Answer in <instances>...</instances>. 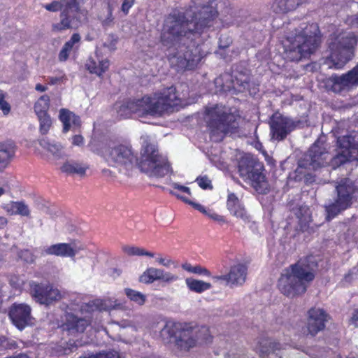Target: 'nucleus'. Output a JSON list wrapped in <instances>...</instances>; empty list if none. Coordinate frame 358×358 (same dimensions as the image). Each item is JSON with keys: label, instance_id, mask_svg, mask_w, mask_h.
I'll return each instance as SVG.
<instances>
[{"label": "nucleus", "instance_id": "nucleus-43", "mask_svg": "<svg viewBox=\"0 0 358 358\" xmlns=\"http://www.w3.org/2000/svg\"><path fill=\"white\" fill-rule=\"evenodd\" d=\"M18 257L20 259L28 264H31L34 262V256L29 250H21L18 254Z\"/></svg>", "mask_w": 358, "mask_h": 358}, {"label": "nucleus", "instance_id": "nucleus-59", "mask_svg": "<svg viewBox=\"0 0 358 358\" xmlns=\"http://www.w3.org/2000/svg\"><path fill=\"white\" fill-rule=\"evenodd\" d=\"M7 224V219L4 217H0V229L3 228Z\"/></svg>", "mask_w": 358, "mask_h": 358}, {"label": "nucleus", "instance_id": "nucleus-54", "mask_svg": "<svg viewBox=\"0 0 358 358\" xmlns=\"http://www.w3.org/2000/svg\"><path fill=\"white\" fill-rule=\"evenodd\" d=\"M156 260L159 264L164 266L166 267H169L171 264V259H166L162 257H158Z\"/></svg>", "mask_w": 358, "mask_h": 358}, {"label": "nucleus", "instance_id": "nucleus-20", "mask_svg": "<svg viewBox=\"0 0 358 358\" xmlns=\"http://www.w3.org/2000/svg\"><path fill=\"white\" fill-rule=\"evenodd\" d=\"M227 207L231 215L241 219L243 222H250V217L248 214L244 206L234 193L228 194Z\"/></svg>", "mask_w": 358, "mask_h": 358}, {"label": "nucleus", "instance_id": "nucleus-63", "mask_svg": "<svg viewBox=\"0 0 358 358\" xmlns=\"http://www.w3.org/2000/svg\"><path fill=\"white\" fill-rule=\"evenodd\" d=\"M279 358H281V357H279Z\"/></svg>", "mask_w": 358, "mask_h": 358}, {"label": "nucleus", "instance_id": "nucleus-42", "mask_svg": "<svg viewBox=\"0 0 358 358\" xmlns=\"http://www.w3.org/2000/svg\"><path fill=\"white\" fill-rule=\"evenodd\" d=\"M80 358H120V355L115 350H110L99 352L96 355H85L80 357Z\"/></svg>", "mask_w": 358, "mask_h": 358}, {"label": "nucleus", "instance_id": "nucleus-52", "mask_svg": "<svg viewBox=\"0 0 358 358\" xmlns=\"http://www.w3.org/2000/svg\"><path fill=\"white\" fill-rule=\"evenodd\" d=\"M71 50H70L68 48H66V47L64 45L60 50L58 56V59L60 62H65L67 60L69 56V53Z\"/></svg>", "mask_w": 358, "mask_h": 358}, {"label": "nucleus", "instance_id": "nucleus-7", "mask_svg": "<svg viewBox=\"0 0 358 358\" xmlns=\"http://www.w3.org/2000/svg\"><path fill=\"white\" fill-rule=\"evenodd\" d=\"M329 153L324 148L315 142L308 150L303 159L299 162V167L296 172L301 173V169H317L321 166L329 165L333 169H336L348 163L357 161V155L345 152L338 149L337 154L329 162Z\"/></svg>", "mask_w": 358, "mask_h": 358}, {"label": "nucleus", "instance_id": "nucleus-56", "mask_svg": "<svg viewBox=\"0 0 358 358\" xmlns=\"http://www.w3.org/2000/svg\"><path fill=\"white\" fill-rule=\"evenodd\" d=\"M350 24L352 26L357 27L358 28V14L352 16L350 18Z\"/></svg>", "mask_w": 358, "mask_h": 358}, {"label": "nucleus", "instance_id": "nucleus-22", "mask_svg": "<svg viewBox=\"0 0 358 358\" xmlns=\"http://www.w3.org/2000/svg\"><path fill=\"white\" fill-rule=\"evenodd\" d=\"M184 328L185 324L168 321L160 331V337L164 342H169L171 338L175 337L176 345L178 346V341Z\"/></svg>", "mask_w": 358, "mask_h": 358}, {"label": "nucleus", "instance_id": "nucleus-2", "mask_svg": "<svg viewBox=\"0 0 358 358\" xmlns=\"http://www.w3.org/2000/svg\"><path fill=\"white\" fill-rule=\"evenodd\" d=\"M106 155L109 162L117 164L127 166L136 161L141 171L150 178H163L171 171L167 158L159 153L157 145L148 138L143 140L138 159H136L130 146L123 144L109 148Z\"/></svg>", "mask_w": 358, "mask_h": 358}, {"label": "nucleus", "instance_id": "nucleus-11", "mask_svg": "<svg viewBox=\"0 0 358 358\" xmlns=\"http://www.w3.org/2000/svg\"><path fill=\"white\" fill-rule=\"evenodd\" d=\"M212 341L213 336L208 327L185 323V328L178 341V347L181 350H188L198 345L210 343Z\"/></svg>", "mask_w": 358, "mask_h": 358}, {"label": "nucleus", "instance_id": "nucleus-57", "mask_svg": "<svg viewBox=\"0 0 358 358\" xmlns=\"http://www.w3.org/2000/svg\"><path fill=\"white\" fill-rule=\"evenodd\" d=\"M35 89L36 91L43 92L48 90V87L38 83L36 85Z\"/></svg>", "mask_w": 358, "mask_h": 358}, {"label": "nucleus", "instance_id": "nucleus-30", "mask_svg": "<svg viewBox=\"0 0 358 358\" xmlns=\"http://www.w3.org/2000/svg\"><path fill=\"white\" fill-rule=\"evenodd\" d=\"M40 145L48 152H50L55 159H61L64 156V148L61 143L55 140L48 138H43L39 141Z\"/></svg>", "mask_w": 358, "mask_h": 358}, {"label": "nucleus", "instance_id": "nucleus-29", "mask_svg": "<svg viewBox=\"0 0 358 358\" xmlns=\"http://www.w3.org/2000/svg\"><path fill=\"white\" fill-rule=\"evenodd\" d=\"M337 145L339 150L357 155L358 138L356 136L348 134L338 137L337 138Z\"/></svg>", "mask_w": 358, "mask_h": 358}, {"label": "nucleus", "instance_id": "nucleus-45", "mask_svg": "<svg viewBox=\"0 0 358 358\" xmlns=\"http://www.w3.org/2000/svg\"><path fill=\"white\" fill-rule=\"evenodd\" d=\"M196 182L203 189H211L213 188L210 180L206 176L198 177L196 179Z\"/></svg>", "mask_w": 358, "mask_h": 358}, {"label": "nucleus", "instance_id": "nucleus-24", "mask_svg": "<svg viewBox=\"0 0 358 358\" xmlns=\"http://www.w3.org/2000/svg\"><path fill=\"white\" fill-rule=\"evenodd\" d=\"M281 345L279 343L273 342L267 337H260L257 338L256 344L254 345V350L261 357H264L280 350Z\"/></svg>", "mask_w": 358, "mask_h": 358}, {"label": "nucleus", "instance_id": "nucleus-47", "mask_svg": "<svg viewBox=\"0 0 358 358\" xmlns=\"http://www.w3.org/2000/svg\"><path fill=\"white\" fill-rule=\"evenodd\" d=\"M107 9H108V15H107L106 18L102 21V25L103 27L110 26L113 23V19H114L113 17V8L110 3H108Z\"/></svg>", "mask_w": 358, "mask_h": 358}, {"label": "nucleus", "instance_id": "nucleus-3", "mask_svg": "<svg viewBox=\"0 0 358 358\" xmlns=\"http://www.w3.org/2000/svg\"><path fill=\"white\" fill-rule=\"evenodd\" d=\"M183 105L176 87L171 86L141 99L127 101L119 106L117 113L122 118H129L132 115L137 118L161 117Z\"/></svg>", "mask_w": 358, "mask_h": 358}, {"label": "nucleus", "instance_id": "nucleus-12", "mask_svg": "<svg viewBox=\"0 0 358 358\" xmlns=\"http://www.w3.org/2000/svg\"><path fill=\"white\" fill-rule=\"evenodd\" d=\"M300 120H294L280 113H274L270 118V133L272 139L281 141L302 125Z\"/></svg>", "mask_w": 358, "mask_h": 358}, {"label": "nucleus", "instance_id": "nucleus-33", "mask_svg": "<svg viewBox=\"0 0 358 358\" xmlns=\"http://www.w3.org/2000/svg\"><path fill=\"white\" fill-rule=\"evenodd\" d=\"M262 166L259 163L253 170L249 172L248 177H243V179L245 180H250L252 182V186L259 190V188L262 186V183L264 182L265 176L262 172Z\"/></svg>", "mask_w": 358, "mask_h": 358}, {"label": "nucleus", "instance_id": "nucleus-62", "mask_svg": "<svg viewBox=\"0 0 358 358\" xmlns=\"http://www.w3.org/2000/svg\"><path fill=\"white\" fill-rule=\"evenodd\" d=\"M4 192H5L4 189H3V188H2V187H0V196H1V195H3V194H4Z\"/></svg>", "mask_w": 358, "mask_h": 358}, {"label": "nucleus", "instance_id": "nucleus-40", "mask_svg": "<svg viewBox=\"0 0 358 358\" xmlns=\"http://www.w3.org/2000/svg\"><path fill=\"white\" fill-rule=\"evenodd\" d=\"M39 121V131L43 135L46 134L52 124V120L49 114L37 115Z\"/></svg>", "mask_w": 358, "mask_h": 358}, {"label": "nucleus", "instance_id": "nucleus-28", "mask_svg": "<svg viewBox=\"0 0 358 358\" xmlns=\"http://www.w3.org/2000/svg\"><path fill=\"white\" fill-rule=\"evenodd\" d=\"M59 120L63 124V132H68L72 127H78L80 125V119L73 112L66 108L59 110Z\"/></svg>", "mask_w": 358, "mask_h": 358}, {"label": "nucleus", "instance_id": "nucleus-35", "mask_svg": "<svg viewBox=\"0 0 358 358\" xmlns=\"http://www.w3.org/2000/svg\"><path fill=\"white\" fill-rule=\"evenodd\" d=\"M185 283L188 289L196 293H202L210 289L212 287L209 282L203 280H196L192 278H187Z\"/></svg>", "mask_w": 358, "mask_h": 358}, {"label": "nucleus", "instance_id": "nucleus-51", "mask_svg": "<svg viewBox=\"0 0 358 358\" xmlns=\"http://www.w3.org/2000/svg\"><path fill=\"white\" fill-rule=\"evenodd\" d=\"M171 185L174 189L178 190V192L191 195L190 189L188 187L180 185L177 182H173Z\"/></svg>", "mask_w": 358, "mask_h": 358}, {"label": "nucleus", "instance_id": "nucleus-10", "mask_svg": "<svg viewBox=\"0 0 358 358\" xmlns=\"http://www.w3.org/2000/svg\"><path fill=\"white\" fill-rule=\"evenodd\" d=\"M336 191L337 196L335 201L326 206L328 220L351 206L353 199L358 196V185L345 178L336 182Z\"/></svg>", "mask_w": 358, "mask_h": 358}, {"label": "nucleus", "instance_id": "nucleus-58", "mask_svg": "<svg viewBox=\"0 0 358 358\" xmlns=\"http://www.w3.org/2000/svg\"><path fill=\"white\" fill-rule=\"evenodd\" d=\"M59 78L57 77H51L49 78L48 83L51 85L57 84L59 81Z\"/></svg>", "mask_w": 358, "mask_h": 358}, {"label": "nucleus", "instance_id": "nucleus-18", "mask_svg": "<svg viewBox=\"0 0 358 358\" xmlns=\"http://www.w3.org/2000/svg\"><path fill=\"white\" fill-rule=\"evenodd\" d=\"M247 266L243 264H238L231 267L229 272L226 275L215 277L218 280H224L230 286L242 285L246 279Z\"/></svg>", "mask_w": 358, "mask_h": 358}, {"label": "nucleus", "instance_id": "nucleus-25", "mask_svg": "<svg viewBox=\"0 0 358 358\" xmlns=\"http://www.w3.org/2000/svg\"><path fill=\"white\" fill-rule=\"evenodd\" d=\"M169 193L172 195L176 196L177 198L181 199L185 203H188L189 205L192 206L193 208H194L199 212L205 214L209 218H210L216 222H218L220 223H224L226 222L224 216L216 213L215 212H214L212 210H206L205 208V207L203 206L202 205H201L198 203L192 201L188 198L180 195L179 193H177V192H174L173 190H170Z\"/></svg>", "mask_w": 358, "mask_h": 358}, {"label": "nucleus", "instance_id": "nucleus-4", "mask_svg": "<svg viewBox=\"0 0 358 358\" xmlns=\"http://www.w3.org/2000/svg\"><path fill=\"white\" fill-rule=\"evenodd\" d=\"M317 267L315 257L307 256L283 270L278 287L281 293L294 298L304 294L309 282L315 278L314 271Z\"/></svg>", "mask_w": 358, "mask_h": 358}, {"label": "nucleus", "instance_id": "nucleus-23", "mask_svg": "<svg viewBox=\"0 0 358 358\" xmlns=\"http://www.w3.org/2000/svg\"><path fill=\"white\" fill-rule=\"evenodd\" d=\"M16 152L15 145L10 141L0 142V171H3L11 162Z\"/></svg>", "mask_w": 358, "mask_h": 358}, {"label": "nucleus", "instance_id": "nucleus-34", "mask_svg": "<svg viewBox=\"0 0 358 358\" xmlns=\"http://www.w3.org/2000/svg\"><path fill=\"white\" fill-rule=\"evenodd\" d=\"M87 168L86 166L76 162H66L62 165L61 170L63 173L69 175L82 176L85 174Z\"/></svg>", "mask_w": 358, "mask_h": 358}, {"label": "nucleus", "instance_id": "nucleus-55", "mask_svg": "<svg viewBox=\"0 0 358 358\" xmlns=\"http://www.w3.org/2000/svg\"><path fill=\"white\" fill-rule=\"evenodd\" d=\"M351 322L356 327H358V309L356 310L351 317Z\"/></svg>", "mask_w": 358, "mask_h": 358}, {"label": "nucleus", "instance_id": "nucleus-17", "mask_svg": "<svg viewBox=\"0 0 358 358\" xmlns=\"http://www.w3.org/2000/svg\"><path fill=\"white\" fill-rule=\"evenodd\" d=\"M89 324L90 322L86 319L78 317L73 313H67L64 315V321L61 327L69 335H76L83 333Z\"/></svg>", "mask_w": 358, "mask_h": 358}, {"label": "nucleus", "instance_id": "nucleus-16", "mask_svg": "<svg viewBox=\"0 0 358 358\" xmlns=\"http://www.w3.org/2000/svg\"><path fill=\"white\" fill-rule=\"evenodd\" d=\"M308 313L307 327L308 332L310 335L315 336L325 328L329 315L325 310L320 308H312Z\"/></svg>", "mask_w": 358, "mask_h": 358}, {"label": "nucleus", "instance_id": "nucleus-53", "mask_svg": "<svg viewBox=\"0 0 358 358\" xmlns=\"http://www.w3.org/2000/svg\"><path fill=\"white\" fill-rule=\"evenodd\" d=\"M84 138L81 135H75L72 138V143L74 145L80 146L83 144Z\"/></svg>", "mask_w": 358, "mask_h": 358}, {"label": "nucleus", "instance_id": "nucleus-41", "mask_svg": "<svg viewBox=\"0 0 358 358\" xmlns=\"http://www.w3.org/2000/svg\"><path fill=\"white\" fill-rule=\"evenodd\" d=\"M182 268L185 271H188L189 273L203 275L208 277L211 275V273L208 269L199 265L193 266L189 263H185L182 264Z\"/></svg>", "mask_w": 358, "mask_h": 358}, {"label": "nucleus", "instance_id": "nucleus-50", "mask_svg": "<svg viewBox=\"0 0 358 358\" xmlns=\"http://www.w3.org/2000/svg\"><path fill=\"white\" fill-rule=\"evenodd\" d=\"M135 0H124L121 6V10L124 13V15H127L129 9L134 4Z\"/></svg>", "mask_w": 358, "mask_h": 358}, {"label": "nucleus", "instance_id": "nucleus-44", "mask_svg": "<svg viewBox=\"0 0 358 358\" xmlns=\"http://www.w3.org/2000/svg\"><path fill=\"white\" fill-rule=\"evenodd\" d=\"M80 36L78 34L75 33L71 36V38L64 43V45L66 47V48L72 50L73 47L80 43Z\"/></svg>", "mask_w": 358, "mask_h": 358}, {"label": "nucleus", "instance_id": "nucleus-14", "mask_svg": "<svg viewBox=\"0 0 358 358\" xmlns=\"http://www.w3.org/2000/svg\"><path fill=\"white\" fill-rule=\"evenodd\" d=\"M30 287L33 297L41 304L50 305L62 297L61 292L50 284L31 282Z\"/></svg>", "mask_w": 358, "mask_h": 358}, {"label": "nucleus", "instance_id": "nucleus-27", "mask_svg": "<svg viewBox=\"0 0 358 358\" xmlns=\"http://www.w3.org/2000/svg\"><path fill=\"white\" fill-rule=\"evenodd\" d=\"M258 164L259 162L253 155L250 154L243 155L238 161L239 176L242 178L243 177H248L249 172L252 171Z\"/></svg>", "mask_w": 358, "mask_h": 358}, {"label": "nucleus", "instance_id": "nucleus-46", "mask_svg": "<svg viewBox=\"0 0 358 358\" xmlns=\"http://www.w3.org/2000/svg\"><path fill=\"white\" fill-rule=\"evenodd\" d=\"M83 344L80 341L69 340L66 343V346L64 348V351L65 354H69L74 350H76L78 347L82 346Z\"/></svg>", "mask_w": 358, "mask_h": 358}, {"label": "nucleus", "instance_id": "nucleus-32", "mask_svg": "<svg viewBox=\"0 0 358 358\" xmlns=\"http://www.w3.org/2000/svg\"><path fill=\"white\" fill-rule=\"evenodd\" d=\"M296 215L299 220L300 230L309 232L310 223L312 220L310 208L306 206H301L296 210Z\"/></svg>", "mask_w": 358, "mask_h": 358}, {"label": "nucleus", "instance_id": "nucleus-48", "mask_svg": "<svg viewBox=\"0 0 358 358\" xmlns=\"http://www.w3.org/2000/svg\"><path fill=\"white\" fill-rule=\"evenodd\" d=\"M249 78L247 76H243L242 79H238L235 77V79L233 80L234 86L238 85L240 87H243L244 89L248 85Z\"/></svg>", "mask_w": 358, "mask_h": 358}, {"label": "nucleus", "instance_id": "nucleus-49", "mask_svg": "<svg viewBox=\"0 0 358 358\" xmlns=\"http://www.w3.org/2000/svg\"><path fill=\"white\" fill-rule=\"evenodd\" d=\"M0 110H2L4 115H8L10 111V106L9 103L4 100L3 96H0Z\"/></svg>", "mask_w": 358, "mask_h": 358}, {"label": "nucleus", "instance_id": "nucleus-13", "mask_svg": "<svg viewBox=\"0 0 358 358\" xmlns=\"http://www.w3.org/2000/svg\"><path fill=\"white\" fill-rule=\"evenodd\" d=\"M327 89L334 93L350 92L358 87V64L350 71L341 75L332 74L326 82Z\"/></svg>", "mask_w": 358, "mask_h": 358}, {"label": "nucleus", "instance_id": "nucleus-8", "mask_svg": "<svg viewBox=\"0 0 358 358\" xmlns=\"http://www.w3.org/2000/svg\"><path fill=\"white\" fill-rule=\"evenodd\" d=\"M85 0H61L54 1L50 3L43 5L49 11L56 12L62 10L61 20L52 24V29L61 31L73 27H77L79 24L86 20L87 10L80 9L79 5Z\"/></svg>", "mask_w": 358, "mask_h": 358}, {"label": "nucleus", "instance_id": "nucleus-19", "mask_svg": "<svg viewBox=\"0 0 358 358\" xmlns=\"http://www.w3.org/2000/svg\"><path fill=\"white\" fill-rule=\"evenodd\" d=\"M160 280L165 282H171L178 280V277L162 269L150 267L147 268L140 276L139 280L143 283H152Z\"/></svg>", "mask_w": 358, "mask_h": 358}, {"label": "nucleus", "instance_id": "nucleus-38", "mask_svg": "<svg viewBox=\"0 0 358 358\" xmlns=\"http://www.w3.org/2000/svg\"><path fill=\"white\" fill-rule=\"evenodd\" d=\"M124 293L130 301L138 306H143L146 301V296L138 291L126 288Z\"/></svg>", "mask_w": 358, "mask_h": 358}, {"label": "nucleus", "instance_id": "nucleus-5", "mask_svg": "<svg viewBox=\"0 0 358 358\" xmlns=\"http://www.w3.org/2000/svg\"><path fill=\"white\" fill-rule=\"evenodd\" d=\"M320 41L319 27L316 23L301 22L294 31L289 33L284 44L285 57L299 62L310 56L317 48Z\"/></svg>", "mask_w": 358, "mask_h": 358}, {"label": "nucleus", "instance_id": "nucleus-26", "mask_svg": "<svg viewBox=\"0 0 358 358\" xmlns=\"http://www.w3.org/2000/svg\"><path fill=\"white\" fill-rule=\"evenodd\" d=\"M120 305L113 298H106L103 299H96L89 301L87 304V311H108L112 309L117 308Z\"/></svg>", "mask_w": 358, "mask_h": 358}, {"label": "nucleus", "instance_id": "nucleus-61", "mask_svg": "<svg viewBox=\"0 0 358 358\" xmlns=\"http://www.w3.org/2000/svg\"><path fill=\"white\" fill-rule=\"evenodd\" d=\"M6 341V338L5 336H0V345H3V344Z\"/></svg>", "mask_w": 358, "mask_h": 358}, {"label": "nucleus", "instance_id": "nucleus-1", "mask_svg": "<svg viewBox=\"0 0 358 358\" xmlns=\"http://www.w3.org/2000/svg\"><path fill=\"white\" fill-rule=\"evenodd\" d=\"M215 0H192L185 11L175 10L165 19L161 41L171 66L177 71L195 69L203 57L194 41L213 25L217 16Z\"/></svg>", "mask_w": 358, "mask_h": 358}, {"label": "nucleus", "instance_id": "nucleus-36", "mask_svg": "<svg viewBox=\"0 0 358 358\" xmlns=\"http://www.w3.org/2000/svg\"><path fill=\"white\" fill-rule=\"evenodd\" d=\"M50 99L48 95H42L34 105V112L37 115L48 114Z\"/></svg>", "mask_w": 358, "mask_h": 358}, {"label": "nucleus", "instance_id": "nucleus-15", "mask_svg": "<svg viewBox=\"0 0 358 358\" xmlns=\"http://www.w3.org/2000/svg\"><path fill=\"white\" fill-rule=\"evenodd\" d=\"M31 308L26 303H13L9 308L8 316L19 330L31 324Z\"/></svg>", "mask_w": 358, "mask_h": 358}, {"label": "nucleus", "instance_id": "nucleus-39", "mask_svg": "<svg viewBox=\"0 0 358 358\" xmlns=\"http://www.w3.org/2000/svg\"><path fill=\"white\" fill-rule=\"evenodd\" d=\"M122 250L130 256L145 255L150 257H154V253L145 251L144 249L136 246L125 245L122 247Z\"/></svg>", "mask_w": 358, "mask_h": 358}, {"label": "nucleus", "instance_id": "nucleus-31", "mask_svg": "<svg viewBox=\"0 0 358 358\" xmlns=\"http://www.w3.org/2000/svg\"><path fill=\"white\" fill-rule=\"evenodd\" d=\"M96 57L99 61L98 64L94 59L90 58L87 60L85 66L91 73H95L97 76H101L108 69L109 61L108 59L99 60L97 51L96 52Z\"/></svg>", "mask_w": 358, "mask_h": 358}, {"label": "nucleus", "instance_id": "nucleus-37", "mask_svg": "<svg viewBox=\"0 0 358 358\" xmlns=\"http://www.w3.org/2000/svg\"><path fill=\"white\" fill-rule=\"evenodd\" d=\"M7 211L11 214L20 215L21 216H29L30 214L28 206L23 201L11 202L7 208Z\"/></svg>", "mask_w": 358, "mask_h": 358}, {"label": "nucleus", "instance_id": "nucleus-9", "mask_svg": "<svg viewBox=\"0 0 358 358\" xmlns=\"http://www.w3.org/2000/svg\"><path fill=\"white\" fill-rule=\"evenodd\" d=\"M357 41V36L352 32L339 34L329 44L331 53L325 64L331 69H343L352 59Z\"/></svg>", "mask_w": 358, "mask_h": 358}, {"label": "nucleus", "instance_id": "nucleus-21", "mask_svg": "<svg viewBox=\"0 0 358 358\" xmlns=\"http://www.w3.org/2000/svg\"><path fill=\"white\" fill-rule=\"evenodd\" d=\"M83 249L82 247H76L69 243H57L47 247L44 251L47 255L74 257L76 253Z\"/></svg>", "mask_w": 358, "mask_h": 358}, {"label": "nucleus", "instance_id": "nucleus-60", "mask_svg": "<svg viewBox=\"0 0 358 358\" xmlns=\"http://www.w3.org/2000/svg\"><path fill=\"white\" fill-rule=\"evenodd\" d=\"M228 41H229L226 44L224 45V44L222 43V38H220L219 47L220 48H222V49H224V48H227L229 46V43H231V39H228Z\"/></svg>", "mask_w": 358, "mask_h": 358}, {"label": "nucleus", "instance_id": "nucleus-6", "mask_svg": "<svg viewBox=\"0 0 358 358\" xmlns=\"http://www.w3.org/2000/svg\"><path fill=\"white\" fill-rule=\"evenodd\" d=\"M239 116L229 107L215 104L206 108L205 119L209 128L211 138L219 141L226 134L234 133L238 127Z\"/></svg>", "mask_w": 358, "mask_h": 358}]
</instances>
